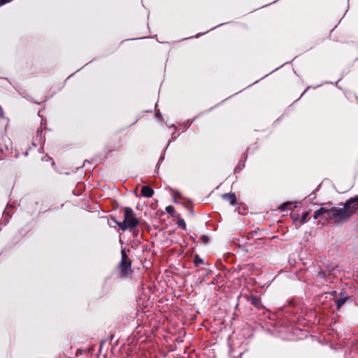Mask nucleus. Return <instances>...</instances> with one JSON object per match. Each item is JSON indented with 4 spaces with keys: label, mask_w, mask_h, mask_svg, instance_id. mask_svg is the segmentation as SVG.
<instances>
[{
    "label": "nucleus",
    "mask_w": 358,
    "mask_h": 358,
    "mask_svg": "<svg viewBox=\"0 0 358 358\" xmlns=\"http://www.w3.org/2000/svg\"><path fill=\"white\" fill-rule=\"evenodd\" d=\"M138 224V219L134 216V211L129 207L124 208V220L122 222L117 223L119 227L125 231L127 229H131L136 227Z\"/></svg>",
    "instance_id": "f257e3e1"
},
{
    "label": "nucleus",
    "mask_w": 358,
    "mask_h": 358,
    "mask_svg": "<svg viewBox=\"0 0 358 358\" xmlns=\"http://www.w3.org/2000/svg\"><path fill=\"white\" fill-rule=\"evenodd\" d=\"M334 207L328 209L325 207H322L318 210L315 212L314 218L318 220L319 222L323 220H334Z\"/></svg>",
    "instance_id": "f03ea898"
},
{
    "label": "nucleus",
    "mask_w": 358,
    "mask_h": 358,
    "mask_svg": "<svg viewBox=\"0 0 358 358\" xmlns=\"http://www.w3.org/2000/svg\"><path fill=\"white\" fill-rule=\"evenodd\" d=\"M334 221L336 222H343L348 220L351 215H350L346 206H343L342 208L334 207Z\"/></svg>",
    "instance_id": "7ed1b4c3"
},
{
    "label": "nucleus",
    "mask_w": 358,
    "mask_h": 358,
    "mask_svg": "<svg viewBox=\"0 0 358 358\" xmlns=\"http://www.w3.org/2000/svg\"><path fill=\"white\" fill-rule=\"evenodd\" d=\"M350 215L352 216L358 210V196L351 198L345 203Z\"/></svg>",
    "instance_id": "20e7f679"
},
{
    "label": "nucleus",
    "mask_w": 358,
    "mask_h": 358,
    "mask_svg": "<svg viewBox=\"0 0 358 358\" xmlns=\"http://www.w3.org/2000/svg\"><path fill=\"white\" fill-rule=\"evenodd\" d=\"M141 194L143 196L150 198L153 195L154 191L149 186H143L141 189Z\"/></svg>",
    "instance_id": "39448f33"
},
{
    "label": "nucleus",
    "mask_w": 358,
    "mask_h": 358,
    "mask_svg": "<svg viewBox=\"0 0 358 358\" xmlns=\"http://www.w3.org/2000/svg\"><path fill=\"white\" fill-rule=\"evenodd\" d=\"M222 196L231 205H234L236 203V198L234 194H225Z\"/></svg>",
    "instance_id": "423d86ee"
},
{
    "label": "nucleus",
    "mask_w": 358,
    "mask_h": 358,
    "mask_svg": "<svg viewBox=\"0 0 358 358\" xmlns=\"http://www.w3.org/2000/svg\"><path fill=\"white\" fill-rule=\"evenodd\" d=\"M122 256H123V257H122V267H123L124 270H127V268H129L130 264L126 262L123 253H122Z\"/></svg>",
    "instance_id": "0eeeda50"
},
{
    "label": "nucleus",
    "mask_w": 358,
    "mask_h": 358,
    "mask_svg": "<svg viewBox=\"0 0 358 358\" xmlns=\"http://www.w3.org/2000/svg\"><path fill=\"white\" fill-rule=\"evenodd\" d=\"M345 302V299H341L336 301L337 308L340 309L341 306Z\"/></svg>",
    "instance_id": "6e6552de"
},
{
    "label": "nucleus",
    "mask_w": 358,
    "mask_h": 358,
    "mask_svg": "<svg viewBox=\"0 0 358 358\" xmlns=\"http://www.w3.org/2000/svg\"><path fill=\"white\" fill-rule=\"evenodd\" d=\"M308 215H309L308 212H305V213H303L302 217H301V222L303 223V222H306V218L308 216Z\"/></svg>",
    "instance_id": "1a4fd4ad"
},
{
    "label": "nucleus",
    "mask_w": 358,
    "mask_h": 358,
    "mask_svg": "<svg viewBox=\"0 0 358 358\" xmlns=\"http://www.w3.org/2000/svg\"><path fill=\"white\" fill-rule=\"evenodd\" d=\"M166 210L169 213H172L173 212V208L171 206H169L166 208Z\"/></svg>",
    "instance_id": "9d476101"
},
{
    "label": "nucleus",
    "mask_w": 358,
    "mask_h": 358,
    "mask_svg": "<svg viewBox=\"0 0 358 358\" xmlns=\"http://www.w3.org/2000/svg\"><path fill=\"white\" fill-rule=\"evenodd\" d=\"M178 224H179V226H180V227H182L183 229H185V222H184L183 220H180V221L178 222Z\"/></svg>",
    "instance_id": "9b49d317"
},
{
    "label": "nucleus",
    "mask_w": 358,
    "mask_h": 358,
    "mask_svg": "<svg viewBox=\"0 0 358 358\" xmlns=\"http://www.w3.org/2000/svg\"><path fill=\"white\" fill-rule=\"evenodd\" d=\"M287 203H284L280 206L281 210H284L286 208Z\"/></svg>",
    "instance_id": "f8f14e48"
},
{
    "label": "nucleus",
    "mask_w": 358,
    "mask_h": 358,
    "mask_svg": "<svg viewBox=\"0 0 358 358\" xmlns=\"http://www.w3.org/2000/svg\"><path fill=\"white\" fill-rule=\"evenodd\" d=\"M201 238L203 241V242H206L208 241V238L206 236H203Z\"/></svg>",
    "instance_id": "ddd939ff"
},
{
    "label": "nucleus",
    "mask_w": 358,
    "mask_h": 358,
    "mask_svg": "<svg viewBox=\"0 0 358 358\" xmlns=\"http://www.w3.org/2000/svg\"><path fill=\"white\" fill-rule=\"evenodd\" d=\"M3 115V110L2 108L0 107V117L2 116Z\"/></svg>",
    "instance_id": "4468645a"
},
{
    "label": "nucleus",
    "mask_w": 358,
    "mask_h": 358,
    "mask_svg": "<svg viewBox=\"0 0 358 358\" xmlns=\"http://www.w3.org/2000/svg\"><path fill=\"white\" fill-rule=\"evenodd\" d=\"M9 0H3V2H8Z\"/></svg>",
    "instance_id": "2eb2a0df"
}]
</instances>
